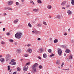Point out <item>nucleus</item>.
<instances>
[{"instance_id":"obj_2","label":"nucleus","mask_w":74,"mask_h":74,"mask_svg":"<svg viewBox=\"0 0 74 74\" xmlns=\"http://www.w3.org/2000/svg\"><path fill=\"white\" fill-rule=\"evenodd\" d=\"M37 66H38V64L36 63L34 64V65H33L32 66V69L34 71V72H36V67H37Z\"/></svg>"},{"instance_id":"obj_61","label":"nucleus","mask_w":74,"mask_h":74,"mask_svg":"<svg viewBox=\"0 0 74 74\" xmlns=\"http://www.w3.org/2000/svg\"><path fill=\"white\" fill-rule=\"evenodd\" d=\"M12 71V69H10V70L9 71V72H11Z\"/></svg>"},{"instance_id":"obj_50","label":"nucleus","mask_w":74,"mask_h":74,"mask_svg":"<svg viewBox=\"0 0 74 74\" xmlns=\"http://www.w3.org/2000/svg\"><path fill=\"white\" fill-rule=\"evenodd\" d=\"M33 1H30V3H32V4H33Z\"/></svg>"},{"instance_id":"obj_55","label":"nucleus","mask_w":74,"mask_h":74,"mask_svg":"<svg viewBox=\"0 0 74 74\" xmlns=\"http://www.w3.org/2000/svg\"><path fill=\"white\" fill-rule=\"evenodd\" d=\"M68 32H70V29H68Z\"/></svg>"},{"instance_id":"obj_14","label":"nucleus","mask_w":74,"mask_h":74,"mask_svg":"<svg viewBox=\"0 0 74 74\" xmlns=\"http://www.w3.org/2000/svg\"><path fill=\"white\" fill-rule=\"evenodd\" d=\"M33 11L34 12H38V9H33Z\"/></svg>"},{"instance_id":"obj_38","label":"nucleus","mask_w":74,"mask_h":74,"mask_svg":"<svg viewBox=\"0 0 74 74\" xmlns=\"http://www.w3.org/2000/svg\"><path fill=\"white\" fill-rule=\"evenodd\" d=\"M16 5H19V3L18 2H16Z\"/></svg>"},{"instance_id":"obj_49","label":"nucleus","mask_w":74,"mask_h":74,"mask_svg":"<svg viewBox=\"0 0 74 74\" xmlns=\"http://www.w3.org/2000/svg\"><path fill=\"white\" fill-rule=\"evenodd\" d=\"M3 15L5 16L7 15V14H6L5 13H3Z\"/></svg>"},{"instance_id":"obj_37","label":"nucleus","mask_w":74,"mask_h":74,"mask_svg":"<svg viewBox=\"0 0 74 74\" xmlns=\"http://www.w3.org/2000/svg\"><path fill=\"white\" fill-rule=\"evenodd\" d=\"M6 35L7 36H10V32H8L7 34Z\"/></svg>"},{"instance_id":"obj_7","label":"nucleus","mask_w":74,"mask_h":74,"mask_svg":"<svg viewBox=\"0 0 74 74\" xmlns=\"http://www.w3.org/2000/svg\"><path fill=\"white\" fill-rule=\"evenodd\" d=\"M10 56L9 55H8L6 58V60L7 61H8V60H9V59H10Z\"/></svg>"},{"instance_id":"obj_8","label":"nucleus","mask_w":74,"mask_h":74,"mask_svg":"<svg viewBox=\"0 0 74 74\" xmlns=\"http://www.w3.org/2000/svg\"><path fill=\"white\" fill-rule=\"evenodd\" d=\"M16 52L18 53H21V49H17L16 51Z\"/></svg>"},{"instance_id":"obj_15","label":"nucleus","mask_w":74,"mask_h":74,"mask_svg":"<svg viewBox=\"0 0 74 74\" xmlns=\"http://www.w3.org/2000/svg\"><path fill=\"white\" fill-rule=\"evenodd\" d=\"M32 49H28L27 50L28 52L29 53H31V52H32Z\"/></svg>"},{"instance_id":"obj_35","label":"nucleus","mask_w":74,"mask_h":74,"mask_svg":"<svg viewBox=\"0 0 74 74\" xmlns=\"http://www.w3.org/2000/svg\"><path fill=\"white\" fill-rule=\"evenodd\" d=\"M62 48H65L66 47V45H62L61 46Z\"/></svg>"},{"instance_id":"obj_1","label":"nucleus","mask_w":74,"mask_h":74,"mask_svg":"<svg viewBox=\"0 0 74 74\" xmlns=\"http://www.w3.org/2000/svg\"><path fill=\"white\" fill-rule=\"evenodd\" d=\"M23 34L22 33H18L15 34V37L16 38L19 39L22 37L21 36H22Z\"/></svg>"},{"instance_id":"obj_57","label":"nucleus","mask_w":74,"mask_h":74,"mask_svg":"<svg viewBox=\"0 0 74 74\" xmlns=\"http://www.w3.org/2000/svg\"><path fill=\"white\" fill-rule=\"evenodd\" d=\"M21 1H22V2H23L25 0H21Z\"/></svg>"},{"instance_id":"obj_9","label":"nucleus","mask_w":74,"mask_h":74,"mask_svg":"<svg viewBox=\"0 0 74 74\" xmlns=\"http://www.w3.org/2000/svg\"><path fill=\"white\" fill-rule=\"evenodd\" d=\"M4 10H12V9L11 8H4Z\"/></svg>"},{"instance_id":"obj_54","label":"nucleus","mask_w":74,"mask_h":74,"mask_svg":"<svg viewBox=\"0 0 74 74\" xmlns=\"http://www.w3.org/2000/svg\"><path fill=\"white\" fill-rule=\"evenodd\" d=\"M3 31H5V28H3Z\"/></svg>"},{"instance_id":"obj_43","label":"nucleus","mask_w":74,"mask_h":74,"mask_svg":"<svg viewBox=\"0 0 74 74\" xmlns=\"http://www.w3.org/2000/svg\"><path fill=\"white\" fill-rule=\"evenodd\" d=\"M17 42H15L14 43V45H17Z\"/></svg>"},{"instance_id":"obj_46","label":"nucleus","mask_w":74,"mask_h":74,"mask_svg":"<svg viewBox=\"0 0 74 74\" xmlns=\"http://www.w3.org/2000/svg\"><path fill=\"white\" fill-rule=\"evenodd\" d=\"M38 41L40 40H41V38H38Z\"/></svg>"},{"instance_id":"obj_42","label":"nucleus","mask_w":74,"mask_h":74,"mask_svg":"<svg viewBox=\"0 0 74 74\" xmlns=\"http://www.w3.org/2000/svg\"><path fill=\"white\" fill-rule=\"evenodd\" d=\"M63 65H64V63H62V64L61 65V67H63Z\"/></svg>"},{"instance_id":"obj_24","label":"nucleus","mask_w":74,"mask_h":74,"mask_svg":"<svg viewBox=\"0 0 74 74\" xmlns=\"http://www.w3.org/2000/svg\"><path fill=\"white\" fill-rule=\"evenodd\" d=\"M18 19H16L14 21V23H16L18 22Z\"/></svg>"},{"instance_id":"obj_22","label":"nucleus","mask_w":74,"mask_h":74,"mask_svg":"<svg viewBox=\"0 0 74 74\" xmlns=\"http://www.w3.org/2000/svg\"><path fill=\"white\" fill-rule=\"evenodd\" d=\"M67 12L68 14V15H69V14H71V11L70 10H68L67 11Z\"/></svg>"},{"instance_id":"obj_26","label":"nucleus","mask_w":74,"mask_h":74,"mask_svg":"<svg viewBox=\"0 0 74 74\" xmlns=\"http://www.w3.org/2000/svg\"><path fill=\"white\" fill-rule=\"evenodd\" d=\"M41 25H42L41 24H39L37 26L38 27H41Z\"/></svg>"},{"instance_id":"obj_27","label":"nucleus","mask_w":74,"mask_h":74,"mask_svg":"<svg viewBox=\"0 0 74 74\" xmlns=\"http://www.w3.org/2000/svg\"><path fill=\"white\" fill-rule=\"evenodd\" d=\"M48 52L51 53V52H52V50L51 49H49L48 50Z\"/></svg>"},{"instance_id":"obj_12","label":"nucleus","mask_w":74,"mask_h":74,"mask_svg":"<svg viewBox=\"0 0 74 74\" xmlns=\"http://www.w3.org/2000/svg\"><path fill=\"white\" fill-rule=\"evenodd\" d=\"M27 70V68L26 67L24 66L23 67V71H26Z\"/></svg>"},{"instance_id":"obj_40","label":"nucleus","mask_w":74,"mask_h":74,"mask_svg":"<svg viewBox=\"0 0 74 74\" xmlns=\"http://www.w3.org/2000/svg\"><path fill=\"white\" fill-rule=\"evenodd\" d=\"M4 43H5L3 41L1 42V44H3V45L4 44Z\"/></svg>"},{"instance_id":"obj_3","label":"nucleus","mask_w":74,"mask_h":74,"mask_svg":"<svg viewBox=\"0 0 74 74\" xmlns=\"http://www.w3.org/2000/svg\"><path fill=\"white\" fill-rule=\"evenodd\" d=\"M58 54L60 56V55L62 54V51L60 49H59L58 50Z\"/></svg>"},{"instance_id":"obj_63","label":"nucleus","mask_w":74,"mask_h":74,"mask_svg":"<svg viewBox=\"0 0 74 74\" xmlns=\"http://www.w3.org/2000/svg\"><path fill=\"white\" fill-rule=\"evenodd\" d=\"M49 18H52V16H49Z\"/></svg>"},{"instance_id":"obj_44","label":"nucleus","mask_w":74,"mask_h":74,"mask_svg":"<svg viewBox=\"0 0 74 74\" xmlns=\"http://www.w3.org/2000/svg\"><path fill=\"white\" fill-rule=\"evenodd\" d=\"M38 58L39 59L41 60V58L40 56L38 57Z\"/></svg>"},{"instance_id":"obj_28","label":"nucleus","mask_w":74,"mask_h":74,"mask_svg":"<svg viewBox=\"0 0 74 74\" xmlns=\"http://www.w3.org/2000/svg\"><path fill=\"white\" fill-rule=\"evenodd\" d=\"M16 64V62H13L12 64V65H15Z\"/></svg>"},{"instance_id":"obj_60","label":"nucleus","mask_w":74,"mask_h":74,"mask_svg":"<svg viewBox=\"0 0 74 74\" xmlns=\"http://www.w3.org/2000/svg\"><path fill=\"white\" fill-rule=\"evenodd\" d=\"M9 64H12V63H11V62H9Z\"/></svg>"},{"instance_id":"obj_21","label":"nucleus","mask_w":74,"mask_h":74,"mask_svg":"<svg viewBox=\"0 0 74 74\" xmlns=\"http://www.w3.org/2000/svg\"><path fill=\"white\" fill-rule=\"evenodd\" d=\"M71 0V3L73 5H74V0Z\"/></svg>"},{"instance_id":"obj_10","label":"nucleus","mask_w":74,"mask_h":74,"mask_svg":"<svg viewBox=\"0 0 74 74\" xmlns=\"http://www.w3.org/2000/svg\"><path fill=\"white\" fill-rule=\"evenodd\" d=\"M65 52L66 53H70V51L69 49H67L65 51Z\"/></svg>"},{"instance_id":"obj_36","label":"nucleus","mask_w":74,"mask_h":74,"mask_svg":"<svg viewBox=\"0 0 74 74\" xmlns=\"http://www.w3.org/2000/svg\"><path fill=\"white\" fill-rule=\"evenodd\" d=\"M29 64H30V63L28 62L26 64L25 66H28V65H29Z\"/></svg>"},{"instance_id":"obj_59","label":"nucleus","mask_w":74,"mask_h":74,"mask_svg":"<svg viewBox=\"0 0 74 74\" xmlns=\"http://www.w3.org/2000/svg\"><path fill=\"white\" fill-rule=\"evenodd\" d=\"M70 7V5H68L67 6V7Z\"/></svg>"},{"instance_id":"obj_6","label":"nucleus","mask_w":74,"mask_h":74,"mask_svg":"<svg viewBox=\"0 0 74 74\" xmlns=\"http://www.w3.org/2000/svg\"><path fill=\"white\" fill-rule=\"evenodd\" d=\"M13 3V2L12 1H9L8 2V5H12Z\"/></svg>"},{"instance_id":"obj_31","label":"nucleus","mask_w":74,"mask_h":74,"mask_svg":"<svg viewBox=\"0 0 74 74\" xmlns=\"http://www.w3.org/2000/svg\"><path fill=\"white\" fill-rule=\"evenodd\" d=\"M8 71H9V70H10V68L11 67V66H8Z\"/></svg>"},{"instance_id":"obj_53","label":"nucleus","mask_w":74,"mask_h":74,"mask_svg":"<svg viewBox=\"0 0 74 74\" xmlns=\"http://www.w3.org/2000/svg\"><path fill=\"white\" fill-rule=\"evenodd\" d=\"M62 9H63V10H65V8L63 7L62 8Z\"/></svg>"},{"instance_id":"obj_25","label":"nucleus","mask_w":74,"mask_h":74,"mask_svg":"<svg viewBox=\"0 0 74 74\" xmlns=\"http://www.w3.org/2000/svg\"><path fill=\"white\" fill-rule=\"evenodd\" d=\"M69 58L70 59H72V58H73V56L71 55H70L69 56Z\"/></svg>"},{"instance_id":"obj_45","label":"nucleus","mask_w":74,"mask_h":74,"mask_svg":"<svg viewBox=\"0 0 74 74\" xmlns=\"http://www.w3.org/2000/svg\"><path fill=\"white\" fill-rule=\"evenodd\" d=\"M14 61H15V60L14 59H12L11 60L12 62H14Z\"/></svg>"},{"instance_id":"obj_62","label":"nucleus","mask_w":74,"mask_h":74,"mask_svg":"<svg viewBox=\"0 0 74 74\" xmlns=\"http://www.w3.org/2000/svg\"><path fill=\"white\" fill-rule=\"evenodd\" d=\"M1 57H3V56L1 55L0 56V58H1Z\"/></svg>"},{"instance_id":"obj_19","label":"nucleus","mask_w":74,"mask_h":74,"mask_svg":"<svg viewBox=\"0 0 74 74\" xmlns=\"http://www.w3.org/2000/svg\"><path fill=\"white\" fill-rule=\"evenodd\" d=\"M43 58H47V56L45 54V53L43 55Z\"/></svg>"},{"instance_id":"obj_23","label":"nucleus","mask_w":74,"mask_h":74,"mask_svg":"<svg viewBox=\"0 0 74 74\" xmlns=\"http://www.w3.org/2000/svg\"><path fill=\"white\" fill-rule=\"evenodd\" d=\"M37 2H38V3H40V4L42 3V2H41V0H38L37 1Z\"/></svg>"},{"instance_id":"obj_11","label":"nucleus","mask_w":74,"mask_h":74,"mask_svg":"<svg viewBox=\"0 0 74 74\" xmlns=\"http://www.w3.org/2000/svg\"><path fill=\"white\" fill-rule=\"evenodd\" d=\"M66 3V1H64L61 4V5H64Z\"/></svg>"},{"instance_id":"obj_17","label":"nucleus","mask_w":74,"mask_h":74,"mask_svg":"<svg viewBox=\"0 0 74 74\" xmlns=\"http://www.w3.org/2000/svg\"><path fill=\"white\" fill-rule=\"evenodd\" d=\"M60 18H61V16L58 15L57 17H55V18H58L59 19H60Z\"/></svg>"},{"instance_id":"obj_58","label":"nucleus","mask_w":74,"mask_h":74,"mask_svg":"<svg viewBox=\"0 0 74 74\" xmlns=\"http://www.w3.org/2000/svg\"><path fill=\"white\" fill-rule=\"evenodd\" d=\"M32 33H35V30H34V31H32Z\"/></svg>"},{"instance_id":"obj_41","label":"nucleus","mask_w":74,"mask_h":74,"mask_svg":"<svg viewBox=\"0 0 74 74\" xmlns=\"http://www.w3.org/2000/svg\"><path fill=\"white\" fill-rule=\"evenodd\" d=\"M28 56V55L27 54H25V57H27Z\"/></svg>"},{"instance_id":"obj_32","label":"nucleus","mask_w":74,"mask_h":74,"mask_svg":"<svg viewBox=\"0 0 74 74\" xmlns=\"http://www.w3.org/2000/svg\"><path fill=\"white\" fill-rule=\"evenodd\" d=\"M17 70L18 71H21V68L19 67L17 69Z\"/></svg>"},{"instance_id":"obj_29","label":"nucleus","mask_w":74,"mask_h":74,"mask_svg":"<svg viewBox=\"0 0 74 74\" xmlns=\"http://www.w3.org/2000/svg\"><path fill=\"white\" fill-rule=\"evenodd\" d=\"M28 26H29V27H32V25L30 23H28Z\"/></svg>"},{"instance_id":"obj_39","label":"nucleus","mask_w":74,"mask_h":74,"mask_svg":"<svg viewBox=\"0 0 74 74\" xmlns=\"http://www.w3.org/2000/svg\"><path fill=\"white\" fill-rule=\"evenodd\" d=\"M54 55V54L53 53H51V55H50V56H51V57H52V56H53Z\"/></svg>"},{"instance_id":"obj_34","label":"nucleus","mask_w":74,"mask_h":74,"mask_svg":"<svg viewBox=\"0 0 74 74\" xmlns=\"http://www.w3.org/2000/svg\"><path fill=\"white\" fill-rule=\"evenodd\" d=\"M43 24H44V25H47V23H46V22H45V21H43Z\"/></svg>"},{"instance_id":"obj_13","label":"nucleus","mask_w":74,"mask_h":74,"mask_svg":"<svg viewBox=\"0 0 74 74\" xmlns=\"http://www.w3.org/2000/svg\"><path fill=\"white\" fill-rule=\"evenodd\" d=\"M52 8V6L51 5H49L47 6V8L48 9H51Z\"/></svg>"},{"instance_id":"obj_52","label":"nucleus","mask_w":74,"mask_h":74,"mask_svg":"<svg viewBox=\"0 0 74 74\" xmlns=\"http://www.w3.org/2000/svg\"><path fill=\"white\" fill-rule=\"evenodd\" d=\"M72 42V43H73V42H74V40H72L71 41Z\"/></svg>"},{"instance_id":"obj_47","label":"nucleus","mask_w":74,"mask_h":74,"mask_svg":"<svg viewBox=\"0 0 74 74\" xmlns=\"http://www.w3.org/2000/svg\"><path fill=\"white\" fill-rule=\"evenodd\" d=\"M27 16L29 15H30V14L29 13H27Z\"/></svg>"},{"instance_id":"obj_4","label":"nucleus","mask_w":74,"mask_h":74,"mask_svg":"<svg viewBox=\"0 0 74 74\" xmlns=\"http://www.w3.org/2000/svg\"><path fill=\"white\" fill-rule=\"evenodd\" d=\"M35 33L36 34H41V32L36 30H35Z\"/></svg>"},{"instance_id":"obj_18","label":"nucleus","mask_w":74,"mask_h":74,"mask_svg":"<svg viewBox=\"0 0 74 74\" xmlns=\"http://www.w3.org/2000/svg\"><path fill=\"white\" fill-rule=\"evenodd\" d=\"M58 40L57 39H56L54 40V43H56V42H58Z\"/></svg>"},{"instance_id":"obj_33","label":"nucleus","mask_w":74,"mask_h":74,"mask_svg":"<svg viewBox=\"0 0 74 74\" xmlns=\"http://www.w3.org/2000/svg\"><path fill=\"white\" fill-rule=\"evenodd\" d=\"M39 69H41L42 68V66L41 65H40L39 66Z\"/></svg>"},{"instance_id":"obj_56","label":"nucleus","mask_w":74,"mask_h":74,"mask_svg":"<svg viewBox=\"0 0 74 74\" xmlns=\"http://www.w3.org/2000/svg\"><path fill=\"white\" fill-rule=\"evenodd\" d=\"M16 72H15L13 73V74H16Z\"/></svg>"},{"instance_id":"obj_51","label":"nucleus","mask_w":74,"mask_h":74,"mask_svg":"<svg viewBox=\"0 0 74 74\" xmlns=\"http://www.w3.org/2000/svg\"><path fill=\"white\" fill-rule=\"evenodd\" d=\"M66 35H67V33H65L64 34V36H66Z\"/></svg>"},{"instance_id":"obj_30","label":"nucleus","mask_w":74,"mask_h":74,"mask_svg":"<svg viewBox=\"0 0 74 74\" xmlns=\"http://www.w3.org/2000/svg\"><path fill=\"white\" fill-rule=\"evenodd\" d=\"M9 41L11 42H14V40L12 39H10L9 40Z\"/></svg>"},{"instance_id":"obj_48","label":"nucleus","mask_w":74,"mask_h":74,"mask_svg":"<svg viewBox=\"0 0 74 74\" xmlns=\"http://www.w3.org/2000/svg\"><path fill=\"white\" fill-rule=\"evenodd\" d=\"M27 46L28 47H30V46H31V45L28 44L27 45Z\"/></svg>"},{"instance_id":"obj_64","label":"nucleus","mask_w":74,"mask_h":74,"mask_svg":"<svg viewBox=\"0 0 74 74\" xmlns=\"http://www.w3.org/2000/svg\"><path fill=\"white\" fill-rule=\"evenodd\" d=\"M1 38V36H0V39Z\"/></svg>"},{"instance_id":"obj_16","label":"nucleus","mask_w":74,"mask_h":74,"mask_svg":"<svg viewBox=\"0 0 74 74\" xmlns=\"http://www.w3.org/2000/svg\"><path fill=\"white\" fill-rule=\"evenodd\" d=\"M0 61L1 63H3L4 61V60L3 58H2L0 59Z\"/></svg>"},{"instance_id":"obj_5","label":"nucleus","mask_w":74,"mask_h":74,"mask_svg":"<svg viewBox=\"0 0 74 74\" xmlns=\"http://www.w3.org/2000/svg\"><path fill=\"white\" fill-rule=\"evenodd\" d=\"M38 53H42L43 52V50L41 48L39 49V51H37Z\"/></svg>"},{"instance_id":"obj_20","label":"nucleus","mask_w":74,"mask_h":74,"mask_svg":"<svg viewBox=\"0 0 74 74\" xmlns=\"http://www.w3.org/2000/svg\"><path fill=\"white\" fill-rule=\"evenodd\" d=\"M56 64H60V60H58L56 63Z\"/></svg>"}]
</instances>
